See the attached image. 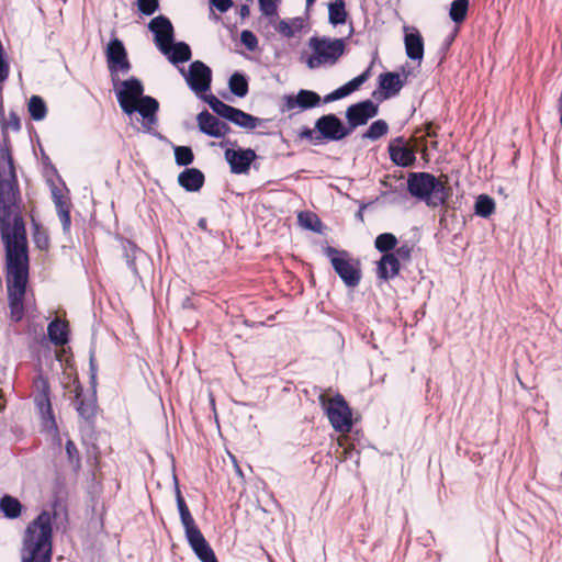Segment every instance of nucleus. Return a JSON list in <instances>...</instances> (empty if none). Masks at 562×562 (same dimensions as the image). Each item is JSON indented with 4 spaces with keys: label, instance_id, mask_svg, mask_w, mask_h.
I'll return each mask as SVG.
<instances>
[{
    "label": "nucleus",
    "instance_id": "nucleus-8",
    "mask_svg": "<svg viewBox=\"0 0 562 562\" xmlns=\"http://www.w3.org/2000/svg\"><path fill=\"white\" fill-rule=\"evenodd\" d=\"M324 254L329 258L335 272L347 286L355 288L359 284L361 271L349 261L346 250H338L331 246H327L324 249Z\"/></svg>",
    "mask_w": 562,
    "mask_h": 562
},
{
    "label": "nucleus",
    "instance_id": "nucleus-26",
    "mask_svg": "<svg viewBox=\"0 0 562 562\" xmlns=\"http://www.w3.org/2000/svg\"><path fill=\"white\" fill-rule=\"evenodd\" d=\"M401 270V262L395 254L382 255L378 261V277L384 281L395 278Z\"/></svg>",
    "mask_w": 562,
    "mask_h": 562
},
{
    "label": "nucleus",
    "instance_id": "nucleus-11",
    "mask_svg": "<svg viewBox=\"0 0 562 562\" xmlns=\"http://www.w3.org/2000/svg\"><path fill=\"white\" fill-rule=\"evenodd\" d=\"M315 130L319 132L322 144L325 142H339L350 136L347 124L336 114H324L315 121Z\"/></svg>",
    "mask_w": 562,
    "mask_h": 562
},
{
    "label": "nucleus",
    "instance_id": "nucleus-41",
    "mask_svg": "<svg viewBox=\"0 0 562 562\" xmlns=\"http://www.w3.org/2000/svg\"><path fill=\"white\" fill-rule=\"evenodd\" d=\"M52 198L55 203L57 213L70 210V202L64 199L61 191L57 187H53Z\"/></svg>",
    "mask_w": 562,
    "mask_h": 562
},
{
    "label": "nucleus",
    "instance_id": "nucleus-27",
    "mask_svg": "<svg viewBox=\"0 0 562 562\" xmlns=\"http://www.w3.org/2000/svg\"><path fill=\"white\" fill-rule=\"evenodd\" d=\"M47 336L53 345L65 346L69 341L68 323L59 318L53 319L47 326Z\"/></svg>",
    "mask_w": 562,
    "mask_h": 562
},
{
    "label": "nucleus",
    "instance_id": "nucleus-24",
    "mask_svg": "<svg viewBox=\"0 0 562 562\" xmlns=\"http://www.w3.org/2000/svg\"><path fill=\"white\" fill-rule=\"evenodd\" d=\"M187 541L201 562H217L212 547L201 531L187 538Z\"/></svg>",
    "mask_w": 562,
    "mask_h": 562
},
{
    "label": "nucleus",
    "instance_id": "nucleus-40",
    "mask_svg": "<svg viewBox=\"0 0 562 562\" xmlns=\"http://www.w3.org/2000/svg\"><path fill=\"white\" fill-rule=\"evenodd\" d=\"M65 450L67 454V460L71 464L74 471H79L81 468V458L76 447V443L72 440L68 439L66 441Z\"/></svg>",
    "mask_w": 562,
    "mask_h": 562
},
{
    "label": "nucleus",
    "instance_id": "nucleus-7",
    "mask_svg": "<svg viewBox=\"0 0 562 562\" xmlns=\"http://www.w3.org/2000/svg\"><path fill=\"white\" fill-rule=\"evenodd\" d=\"M104 54L112 83L117 87L120 82L119 75H126L132 69L127 50L119 37H113L108 43Z\"/></svg>",
    "mask_w": 562,
    "mask_h": 562
},
{
    "label": "nucleus",
    "instance_id": "nucleus-20",
    "mask_svg": "<svg viewBox=\"0 0 562 562\" xmlns=\"http://www.w3.org/2000/svg\"><path fill=\"white\" fill-rule=\"evenodd\" d=\"M175 492H176V502H177V507H178L179 515H180V520L184 528L186 538H189V537L198 533V531H201V530L196 526L194 518L192 517V515L189 510V507H188L184 498L182 497V494H181V491H180V487H179V484H178V481L176 477H175Z\"/></svg>",
    "mask_w": 562,
    "mask_h": 562
},
{
    "label": "nucleus",
    "instance_id": "nucleus-39",
    "mask_svg": "<svg viewBox=\"0 0 562 562\" xmlns=\"http://www.w3.org/2000/svg\"><path fill=\"white\" fill-rule=\"evenodd\" d=\"M173 151L175 160L178 166L187 167L191 165L194 160L193 150L189 146H176L173 148Z\"/></svg>",
    "mask_w": 562,
    "mask_h": 562
},
{
    "label": "nucleus",
    "instance_id": "nucleus-60",
    "mask_svg": "<svg viewBox=\"0 0 562 562\" xmlns=\"http://www.w3.org/2000/svg\"><path fill=\"white\" fill-rule=\"evenodd\" d=\"M334 101H336V100H335V98H334L333 92H330V93L326 94V95L324 97V99H323V102H324V103H329V102H334Z\"/></svg>",
    "mask_w": 562,
    "mask_h": 562
},
{
    "label": "nucleus",
    "instance_id": "nucleus-45",
    "mask_svg": "<svg viewBox=\"0 0 562 562\" xmlns=\"http://www.w3.org/2000/svg\"><path fill=\"white\" fill-rule=\"evenodd\" d=\"M260 11L266 16L277 15L279 0H258Z\"/></svg>",
    "mask_w": 562,
    "mask_h": 562
},
{
    "label": "nucleus",
    "instance_id": "nucleus-29",
    "mask_svg": "<svg viewBox=\"0 0 562 562\" xmlns=\"http://www.w3.org/2000/svg\"><path fill=\"white\" fill-rule=\"evenodd\" d=\"M228 88L234 95L238 98L246 97L249 91L247 76L243 72H234L228 79Z\"/></svg>",
    "mask_w": 562,
    "mask_h": 562
},
{
    "label": "nucleus",
    "instance_id": "nucleus-10",
    "mask_svg": "<svg viewBox=\"0 0 562 562\" xmlns=\"http://www.w3.org/2000/svg\"><path fill=\"white\" fill-rule=\"evenodd\" d=\"M37 393L34 396L35 407L41 416L42 425L44 429L48 431H57L58 427L56 424L55 415L52 408L50 402V389L49 383L42 375L38 376Z\"/></svg>",
    "mask_w": 562,
    "mask_h": 562
},
{
    "label": "nucleus",
    "instance_id": "nucleus-63",
    "mask_svg": "<svg viewBox=\"0 0 562 562\" xmlns=\"http://www.w3.org/2000/svg\"><path fill=\"white\" fill-rule=\"evenodd\" d=\"M4 408V405L0 403V412H2Z\"/></svg>",
    "mask_w": 562,
    "mask_h": 562
},
{
    "label": "nucleus",
    "instance_id": "nucleus-48",
    "mask_svg": "<svg viewBox=\"0 0 562 562\" xmlns=\"http://www.w3.org/2000/svg\"><path fill=\"white\" fill-rule=\"evenodd\" d=\"M276 29L281 35L288 38L293 37L295 35V30L285 20H281Z\"/></svg>",
    "mask_w": 562,
    "mask_h": 562
},
{
    "label": "nucleus",
    "instance_id": "nucleus-2",
    "mask_svg": "<svg viewBox=\"0 0 562 562\" xmlns=\"http://www.w3.org/2000/svg\"><path fill=\"white\" fill-rule=\"evenodd\" d=\"M119 85L121 87L115 88V94L121 110L127 115L138 113L143 117V128L150 132L151 126L158 122L157 99L144 94L143 82L136 77L120 81Z\"/></svg>",
    "mask_w": 562,
    "mask_h": 562
},
{
    "label": "nucleus",
    "instance_id": "nucleus-46",
    "mask_svg": "<svg viewBox=\"0 0 562 562\" xmlns=\"http://www.w3.org/2000/svg\"><path fill=\"white\" fill-rule=\"evenodd\" d=\"M370 75H371V68L369 67L362 74H360L359 76H357L353 79H351L350 81H348L347 82V85L349 86L348 88H350L351 91L355 92L369 79Z\"/></svg>",
    "mask_w": 562,
    "mask_h": 562
},
{
    "label": "nucleus",
    "instance_id": "nucleus-4",
    "mask_svg": "<svg viewBox=\"0 0 562 562\" xmlns=\"http://www.w3.org/2000/svg\"><path fill=\"white\" fill-rule=\"evenodd\" d=\"M407 192L415 199L424 201L427 206L437 207L447 204L452 195V188L429 172H409Z\"/></svg>",
    "mask_w": 562,
    "mask_h": 562
},
{
    "label": "nucleus",
    "instance_id": "nucleus-58",
    "mask_svg": "<svg viewBox=\"0 0 562 562\" xmlns=\"http://www.w3.org/2000/svg\"><path fill=\"white\" fill-rule=\"evenodd\" d=\"M452 42H453V36H450L449 38H447L443 43L442 52L448 50Z\"/></svg>",
    "mask_w": 562,
    "mask_h": 562
},
{
    "label": "nucleus",
    "instance_id": "nucleus-37",
    "mask_svg": "<svg viewBox=\"0 0 562 562\" xmlns=\"http://www.w3.org/2000/svg\"><path fill=\"white\" fill-rule=\"evenodd\" d=\"M389 132V124L384 120H376L361 135L363 139L378 140Z\"/></svg>",
    "mask_w": 562,
    "mask_h": 562
},
{
    "label": "nucleus",
    "instance_id": "nucleus-23",
    "mask_svg": "<svg viewBox=\"0 0 562 562\" xmlns=\"http://www.w3.org/2000/svg\"><path fill=\"white\" fill-rule=\"evenodd\" d=\"M159 50L173 65L187 63L192 57L191 48L186 42H175L173 40L172 43L166 44Z\"/></svg>",
    "mask_w": 562,
    "mask_h": 562
},
{
    "label": "nucleus",
    "instance_id": "nucleus-3",
    "mask_svg": "<svg viewBox=\"0 0 562 562\" xmlns=\"http://www.w3.org/2000/svg\"><path fill=\"white\" fill-rule=\"evenodd\" d=\"M52 539V515L43 510L26 527L23 537L22 562H50Z\"/></svg>",
    "mask_w": 562,
    "mask_h": 562
},
{
    "label": "nucleus",
    "instance_id": "nucleus-53",
    "mask_svg": "<svg viewBox=\"0 0 562 562\" xmlns=\"http://www.w3.org/2000/svg\"><path fill=\"white\" fill-rule=\"evenodd\" d=\"M349 86L347 83L342 85L341 87L337 88V91L340 93L341 98H346L349 94L352 93L351 89L348 88Z\"/></svg>",
    "mask_w": 562,
    "mask_h": 562
},
{
    "label": "nucleus",
    "instance_id": "nucleus-15",
    "mask_svg": "<svg viewBox=\"0 0 562 562\" xmlns=\"http://www.w3.org/2000/svg\"><path fill=\"white\" fill-rule=\"evenodd\" d=\"M391 161L403 168L413 167L416 161V153L411 148L403 136L395 137L387 146Z\"/></svg>",
    "mask_w": 562,
    "mask_h": 562
},
{
    "label": "nucleus",
    "instance_id": "nucleus-38",
    "mask_svg": "<svg viewBox=\"0 0 562 562\" xmlns=\"http://www.w3.org/2000/svg\"><path fill=\"white\" fill-rule=\"evenodd\" d=\"M469 0H453L450 5L449 16L456 23H462L468 14Z\"/></svg>",
    "mask_w": 562,
    "mask_h": 562
},
{
    "label": "nucleus",
    "instance_id": "nucleus-34",
    "mask_svg": "<svg viewBox=\"0 0 562 562\" xmlns=\"http://www.w3.org/2000/svg\"><path fill=\"white\" fill-rule=\"evenodd\" d=\"M299 224L311 232L321 233L322 232V221L321 218L313 212L302 211L297 215Z\"/></svg>",
    "mask_w": 562,
    "mask_h": 562
},
{
    "label": "nucleus",
    "instance_id": "nucleus-64",
    "mask_svg": "<svg viewBox=\"0 0 562 562\" xmlns=\"http://www.w3.org/2000/svg\"><path fill=\"white\" fill-rule=\"evenodd\" d=\"M43 159H48V156H46L44 153H43Z\"/></svg>",
    "mask_w": 562,
    "mask_h": 562
},
{
    "label": "nucleus",
    "instance_id": "nucleus-62",
    "mask_svg": "<svg viewBox=\"0 0 562 562\" xmlns=\"http://www.w3.org/2000/svg\"><path fill=\"white\" fill-rule=\"evenodd\" d=\"M316 0H306V5L311 7Z\"/></svg>",
    "mask_w": 562,
    "mask_h": 562
},
{
    "label": "nucleus",
    "instance_id": "nucleus-36",
    "mask_svg": "<svg viewBox=\"0 0 562 562\" xmlns=\"http://www.w3.org/2000/svg\"><path fill=\"white\" fill-rule=\"evenodd\" d=\"M495 211V202L494 200L486 195V194H480L476 198L475 204H474V212L476 215L487 218L490 217Z\"/></svg>",
    "mask_w": 562,
    "mask_h": 562
},
{
    "label": "nucleus",
    "instance_id": "nucleus-50",
    "mask_svg": "<svg viewBox=\"0 0 562 562\" xmlns=\"http://www.w3.org/2000/svg\"><path fill=\"white\" fill-rule=\"evenodd\" d=\"M210 4L221 13L227 12L234 4L233 0H210Z\"/></svg>",
    "mask_w": 562,
    "mask_h": 562
},
{
    "label": "nucleus",
    "instance_id": "nucleus-9",
    "mask_svg": "<svg viewBox=\"0 0 562 562\" xmlns=\"http://www.w3.org/2000/svg\"><path fill=\"white\" fill-rule=\"evenodd\" d=\"M327 418L336 431L348 432L352 428V412L341 394H336L326 407Z\"/></svg>",
    "mask_w": 562,
    "mask_h": 562
},
{
    "label": "nucleus",
    "instance_id": "nucleus-16",
    "mask_svg": "<svg viewBox=\"0 0 562 562\" xmlns=\"http://www.w3.org/2000/svg\"><path fill=\"white\" fill-rule=\"evenodd\" d=\"M196 121L200 132L211 137L222 138L231 132V126L226 122L215 117L207 110L200 112Z\"/></svg>",
    "mask_w": 562,
    "mask_h": 562
},
{
    "label": "nucleus",
    "instance_id": "nucleus-56",
    "mask_svg": "<svg viewBox=\"0 0 562 562\" xmlns=\"http://www.w3.org/2000/svg\"><path fill=\"white\" fill-rule=\"evenodd\" d=\"M291 25L295 30V33H296V32L301 31V29H302V21L300 19H295Z\"/></svg>",
    "mask_w": 562,
    "mask_h": 562
},
{
    "label": "nucleus",
    "instance_id": "nucleus-5",
    "mask_svg": "<svg viewBox=\"0 0 562 562\" xmlns=\"http://www.w3.org/2000/svg\"><path fill=\"white\" fill-rule=\"evenodd\" d=\"M308 47L313 50L305 63L307 68L316 69L323 65H335L344 55L346 42L344 38H330L327 36H312Z\"/></svg>",
    "mask_w": 562,
    "mask_h": 562
},
{
    "label": "nucleus",
    "instance_id": "nucleus-33",
    "mask_svg": "<svg viewBox=\"0 0 562 562\" xmlns=\"http://www.w3.org/2000/svg\"><path fill=\"white\" fill-rule=\"evenodd\" d=\"M32 239L36 248L40 250H47L50 245L47 231L34 218H32Z\"/></svg>",
    "mask_w": 562,
    "mask_h": 562
},
{
    "label": "nucleus",
    "instance_id": "nucleus-17",
    "mask_svg": "<svg viewBox=\"0 0 562 562\" xmlns=\"http://www.w3.org/2000/svg\"><path fill=\"white\" fill-rule=\"evenodd\" d=\"M149 31L154 34V41L158 49L175 40V29L166 15H158L148 23Z\"/></svg>",
    "mask_w": 562,
    "mask_h": 562
},
{
    "label": "nucleus",
    "instance_id": "nucleus-61",
    "mask_svg": "<svg viewBox=\"0 0 562 562\" xmlns=\"http://www.w3.org/2000/svg\"><path fill=\"white\" fill-rule=\"evenodd\" d=\"M333 94H334V98H335L336 101L342 99L340 97V93L337 91V89L333 91Z\"/></svg>",
    "mask_w": 562,
    "mask_h": 562
},
{
    "label": "nucleus",
    "instance_id": "nucleus-18",
    "mask_svg": "<svg viewBox=\"0 0 562 562\" xmlns=\"http://www.w3.org/2000/svg\"><path fill=\"white\" fill-rule=\"evenodd\" d=\"M321 102V95L307 89H301L296 94L284 95V105L289 111L294 109H300L301 111L314 109L318 106Z\"/></svg>",
    "mask_w": 562,
    "mask_h": 562
},
{
    "label": "nucleus",
    "instance_id": "nucleus-1",
    "mask_svg": "<svg viewBox=\"0 0 562 562\" xmlns=\"http://www.w3.org/2000/svg\"><path fill=\"white\" fill-rule=\"evenodd\" d=\"M9 128L21 130L15 111L2 114L0 143V238L5 251V284L11 319L22 321L24 297L30 277V256L26 226L22 216V196L12 156Z\"/></svg>",
    "mask_w": 562,
    "mask_h": 562
},
{
    "label": "nucleus",
    "instance_id": "nucleus-59",
    "mask_svg": "<svg viewBox=\"0 0 562 562\" xmlns=\"http://www.w3.org/2000/svg\"><path fill=\"white\" fill-rule=\"evenodd\" d=\"M397 193V190L394 189V190H391V191H383L381 194H380V199H386L387 196L392 195V194H395Z\"/></svg>",
    "mask_w": 562,
    "mask_h": 562
},
{
    "label": "nucleus",
    "instance_id": "nucleus-21",
    "mask_svg": "<svg viewBox=\"0 0 562 562\" xmlns=\"http://www.w3.org/2000/svg\"><path fill=\"white\" fill-rule=\"evenodd\" d=\"M404 85L405 80H402L397 72L387 71L379 76V88L383 100L397 95Z\"/></svg>",
    "mask_w": 562,
    "mask_h": 562
},
{
    "label": "nucleus",
    "instance_id": "nucleus-6",
    "mask_svg": "<svg viewBox=\"0 0 562 562\" xmlns=\"http://www.w3.org/2000/svg\"><path fill=\"white\" fill-rule=\"evenodd\" d=\"M201 97L209 104V106L212 109L214 113L232 122L238 127L254 130L258 125H261V123L266 122V120L259 119L257 116L244 112L240 109L224 103L214 94H206Z\"/></svg>",
    "mask_w": 562,
    "mask_h": 562
},
{
    "label": "nucleus",
    "instance_id": "nucleus-31",
    "mask_svg": "<svg viewBox=\"0 0 562 562\" xmlns=\"http://www.w3.org/2000/svg\"><path fill=\"white\" fill-rule=\"evenodd\" d=\"M347 20L346 3L344 0H334L328 4V21L336 26L344 24Z\"/></svg>",
    "mask_w": 562,
    "mask_h": 562
},
{
    "label": "nucleus",
    "instance_id": "nucleus-43",
    "mask_svg": "<svg viewBox=\"0 0 562 562\" xmlns=\"http://www.w3.org/2000/svg\"><path fill=\"white\" fill-rule=\"evenodd\" d=\"M137 8L144 15L154 14L159 8V0H137Z\"/></svg>",
    "mask_w": 562,
    "mask_h": 562
},
{
    "label": "nucleus",
    "instance_id": "nucleus-28",
    "mask_svg": "<svg viewBox=\"0 0 562 562\" xmlns=\"http://www.w3.org/2000/svg\"><path fill=\"white\" fill-rule=\"evenodd\" d=\"M122 248L127 267L135 277H139L136 260L144 255V251L134 241L128 239L123 240Z\"/></svg>",
    "mask_w": 562,
    "mask_h": 562
},
{
    "label": "nucleus",
    "instance_id": "nucleus-30",
    "mask_svg": "<svg viewBox=\"0 0 562 562\" xmlns=\"http://www.w3.org/2000/svg\"><path fill=\"white\" fill-rule=\"evenodd\" d=\"M0 510L4 517L15 519L21 515L22 504L18 498L4 495L0 498Z\"/></svg>",
    "mask_w": 562,
    "mask_h": 562
},
{
    "label": "nucleus",
    "instance_id": "nucleus-25",
    "mask_svg": "<svg viewBox=\"0 0 562 562\" xmlns=\"http://www.w3.org/2000/svg\"><path fill=\"white\" fill-rule=\"evenodd\" d=\"M204 182V173L198 168H186L178 176L179 186L188 192H198Z\"/></svg>",
    "mask_w": 562,
    "mask_h": 562
},
{
    "label": "nucleus",
    "instance_id": "nucleus-54",
    "mask_svg": "<svg viewBox=\"0 0 562 562\" xmlns=\"http://www.w3.org/2000/svg\"><path fill=\"white\" fill-rule=\"evenodd\" d=\"M369 204L367 203H361L360 206H359V210L357 211L356 213V218L358 221H360L361 223H363L364 218H363V211L368 207Z\"/></svg>",
    "mask_w": 562,
    "mask_h": 562
},
{
    "label": "nucleus",
    "instance_id": "nucleus-49",
    "mask_svg": "<svg viewBox=\"0 0 562 562\" xmlns=\"http://www.w3.org/2000/svg\"><path fill=\"white\" fill-rule=\"evenodd\" d=\"M57 214L61 222L64 234H69L70 227H71L70 210L61 211L60 213H57Z\"/></svg>",
    "mask_w": 562,
    "mask_h": 562
},
{
    "label": "nucleus",
    "instance_id": "nucleus-19",
    "mask_svg": "<svg viewBox=\"0 0 562 562\" xmlns=\"http://www.w3.org/2000/svg\"><path fill=\"white\" fill-rule=\"evenodd\" d=\"M75 405L78 415L85 419L88 424H93L97 415V396L95 389L89 396H82V386L76 387Z\"/></svg>",
    "mask_w": 562,
    "mask_h": 562
},
{
    "label": "nucleus",
    "instance_id": "nucleus-22",
    "mask_svg": "<svg viewBox=\"0 0 562 562\" xmlns=\"http://www.w3.org/2000/svg\"><path fill=\"white\" fill-rule=\"evenodd\" d=\"M405 52L409 59L420 61L424 57V38L415 27H405Z\"/></svg>",
    "mask_w": 562,
    "mask_h": 562
},
{
    "label": "nucleus",
    "instance_id": "nucleus-13",
    "mask_svg": "<svg viewBox=\"0 0 562 562\" xmlns=\"http://www.w3.org/2000/svg\"><path fill=\"white\" fill-rule=\"evenodd\" d=\"M378 113L379 105L370 99L350 104L345 112L346 124L350 134H352L357 127L366 125L369 120L376 116Z\"/></svg>",
    "mask_w": 562,
    "mask_h": 562
},
{
    "label": "nucleus",
    "instance_id": "nucleus-32",
    "mask_svg": "<svg viewBox=\"0 0 562 562\" xmlns=\"http://www.w3.org/2000/svg\"><path fill=\"white\" fill-rule=\"evenodd\" d=\"M30 117L34 121H43L47 115V105L40 95H32L27 103Z\"/></svg>",
    "mask_w": 562,
    "mask_h": 562
},
{
    "label": "nucleus",
    "instance_id": "nucleus-35",
    "mask_svg": "<svg viewBox=\"0 0 562 562\" xmlns=\"http://www.w3.org/2000/svg\"><path fill=\"white\" fill-rule=\"evenodd\" d=\"M397 238L392 233H382L376 236L374 240V247L378 251L383 255L393 254L392 250L397 246Z\"/></svg>",
    "mask_w": 562,
    "mask_h": 562
},
{
    "label": "nucleus",
    "instance_id": "nucleus-55",
    "mask_svg": "<svg viewBox=\"0 0 562 562\" xmlns=\"http://www.w3.org/2000/svg\"><path fill=\"white\" fill-rule=\"evenodd\" d=\"M250 9L247 4H241L239 8V15L241 19H245L249 15Z\"/></svg>",
    "mask_w": 562,
    "mask_h": 562
},
{
    "label": "nucleus",
    "instance_id": "nucleus-47",
    "mask_svg": "<svg viewBox=\"0 0 562 562\" xmlns=\"http://www.w3.org/2000/svg\"><path fill=\"white\" fill-rule=\"evenodd\" d=\"M89 371H90L91 389L94 390L97 387L98 367H97V363H95V358H94V351L93 350L90 351Z\"/></svg>",
    "mask_w": 562,
    "mask_h": 562
},
{
    "label": "nucleus",
    "instance_id": "nucleus-51",
    "mask_svg": "<svg viewBox=\"0 0 562 562\" xmlns=\"http://www.w3.org/2000/svg\"><path fill=\"white\" fill-rule=\"evenodd\" d=\"M394 250L395 251L393 254H395L397 256L398 260H409L411 259L412 247H409L408 245H402L400 247H395Z\"/></svg>",
    "mask_w": 562,
    "mask_h": 562
},
{
    "label": "nucleus",
    "instance_id": "nucleus-44",
    "mask_svg": "<svg viewBox=\"0 0 562 562\" xmlns=\"http://www.w3.org/2000/svg\"><path fill=\"white\" fill-rule=\"evenodd\" d=\"M299 137L301 139H307L310 140L313 145H321L322 144V140H321V137H319V132H317L315 128L312 130L310 127H303L301 130V132L299 133Z\"/></svg>",
    "mask_w": 562,
    "mask_h": 562
},
{
    "label": "nucleus",
    "instance_id": "nucleus-12",
    "mask_svg": "<svg viewBox=\"0 0 562 562\" xmlns=\"http://www.w3.org/2000/svg\"><path fill=\"white\" fill-rule=\"evenodd\" d=\"M180 72L184 77L189 88L196 94L201 95L211 88L212 70L201 60H194L190 64L188 71L180 68Z\"/></svg>",
    "mask_w": 562,
    "mask_h": 562
},
{
    "label": "nucleus",
    "instance_id": "nucleus-52",
    "mask_svg": "<svg viewBox=\"0 0 562 562\" xmlns=\"http://www.w3.org/2000/svg\"><path fill=\"white\" fill-rule=\"evenodd\" d=\"M181 306H182L183 310H193V308H195V304H194L193 300L191 297H189V296H187L182 301Z\"/></svg>",
    "mask_w": 562,
    "mask_h": 562
},
{
    "label": "nucleus",
    "instance_id": "nucleus-42",
    "mask_svg": "<svg viewBox=\"0 0 562 562\" xmlns=\"http://www.w3.org/2000/svg\"><path fill=\"white\" fill-rule=\"evenodd\" d=\"M240 42L250 52H254L258 48V40L256 35L249 30L241 31Z\"/></svg>",
    "mask_w": 562,
    "mask_h": 562
},
{
    "label": "nucleus",
    "instance_id": "nucleus-14",
    "mask_svg": "<svg viewBox=\"0 0 562 562\" xmlns=\"http://www.w3.org/2000/svg\"><path fill=\"white\" fill-rule=\"evenodd\" d=\"M224 156L229 165L231 172L235 175L247 173L251 164L258 158L256 151L251 148H227Z\"/></svg>",
    "mask_w": 562,
    "mask_h": 562
},
{
    "label": "nucleus",
    "instance_id": "nucleus-57",
    "mask_svg": "<svg viewBox=\"0 0 562 562\" xmlns=\"http://www.w3.org/2000/svg\"><path fill=\"white\" fill-rule=\"evenodd\" d=\"M198 226L203 229L204 232H209L207 225H206V218L201 217L198 222Z\"/></svg>",
    "mask_w": 562,
    "mask_h": 562
}]
</instances>
